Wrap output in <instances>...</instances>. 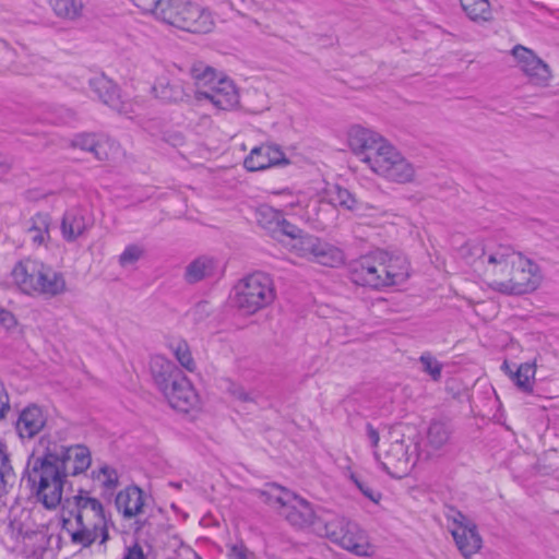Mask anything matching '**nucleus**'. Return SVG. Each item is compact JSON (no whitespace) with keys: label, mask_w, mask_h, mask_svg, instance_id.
Wrapping results in <instances>:
<instances>
[{"label":"nucleus","mask_w":559,"mask_h":559,"mask_svg":"<svg viewBox=\"0 0 559 559\" xmlns=\"http://www.w3.org/2000/svg\"><path fill=\"white\" fill-rule=\"evenodd\" d=\"M447 518L449 530L461 554L466 558L476 554L481 548L476 525L456 510H450Z\"/></svg>","instance_id":"nucleus-16"},{"label":"nucleus","mask_w":559,"mask_h":559,"mask_svg":"<svg viewBox=\"0 0 559 559\" xmlns=\"http://www.w3.org/2000/svg\"><path fill=\"white\" fill-rule=\"evenodd\" d=\"M10 528L13 537L16 539V547L23 549V551L31 556H37L41 554L48 544V539L46 533L44 531H35V532H22L19 530L16 534H14V526L11 523Z\"/></svg>","instance_id":"nucleus-26"},{"label":"nucleus","mask_w":559,"mask_h":559,"mask_svg":"<svg viewBox=\"0 0 559 559\" xmlns=\"http://www.w3.org/2000/svg\"><path fill=\"white\" fill-rule=\"evenodd\" d=\"M342 189L343 188L338 185L324 182L322 188L316 190V193L319 202H326L334 207H337Z\"/></svg>","instance_id":"nucleus-42"},{"label":"nucleus","mask_w":559,"mask_h":559,"mask_svg":"<svg viewBox=\"0 0 559 559\" xmlns=\"http://www.w3.org/2000/svg\"><path fill=\"white\" fill-rule=\"evenodd\" d=\"M385 287L400 285L409 277V264L405 257L383 251Z\"/></svg>","instance_id":"nucleus-23"},{"label":"nucleus","mask_w":559,"mask_h":559,"mask_svg":"<svg viewBox=\"0 0 559 559\" xmlns=\"http://www.w3.org/2000/svg\"><path fill=\"white\" fill-rule=\"evenodd\" d=\"M67 476L61 467L52 463L37 448L28 461L27 480L38 502L48 510H56L63 495Z\"/></svg>","instance_id":"nucleus-5"},{"label":"nucleus","mask_w":559,"mask_h":559,"mask_svg":"<svg viewBox=\"0 0 559 559\" xmlns=\"http://www.w3.org/2000/svg\"><path fill=\"white\" fill-rule=\"evenodd\" d=\"M46 415L38 406H28L22 411L16 423V429L22 438H32L46 425Z\"/></svg>","instance_id":"nucleus-24"},{"label":"nucleus","mask_w":559,"mask_h":559,"mask_svg":"<svg viewBox=\"0 0 559 559\" xmlns=\"http://www.w3.org/2000/svg\"><path fill=\"white\" fill-rule=\"evenodd\" d=\"M353 214L358 219L373 226L379 225L382 221L390 217V213L381 206L360 200L357 201Z\"/></svg>","instance_id":"nucleus-29"},{"label":"nucleus","mask_w":559,"mask_h":559,"mask_svg":"<svg viewBox=\"0 0 559 559\" xmlns=\"http://www.w3.org/2000/svg\"><path fill=\"white\" fill-rule=\"evenodd\" d=\"M76 513L73 520L63 519V530L72 543L87 547L97 539L102 544L108 539L107 519L100 501L86 491L73 497Z\"/></svg>","instance_id":"nucleus-4"},{"label":"nucleus","mask_w":559,"mask_h":559,"mask_svg":"<svg viewBox=\"0 0 559 559\" xmlns=\"http://www.w3.org/2000/svg\"><path fill=\"white\" fill-rule=\"evenodd\" d=\"M501 369H502V370L504 371V373H507L509 377H510V372H514V371L510 368V366H509L508 361H504V362L502 364Z\"/></svg>","instance_id":"nucleus-54"},{"label":"nucleus","mask_w":559,"mask_h":559,"mask_svg":"<svg viewBox=\"0 0 559 559\" xmlns=\"http://www.w3.org/2000/svg\"><path fill=\"white\" fill-rule=\"evenodd\" d=\"M226 390L233 397H235L238 401H241V402L252 401L251 394L249 392H247L246 389L238 383L230 382Z\"/></svg>","instance_id":"nucleus-47"},{"label":"nucleus","mask_w":559,"mask_h":559,"mask_svg":"<svg viewBox=\"0 0 559 559\" xmlns=\"http://www.w3.org/2000/svg\"><path fill=\"white\" fill-rule=\"evenodd\" d=\"M217 269V262L210 257H199L186 269V278L190 283H197L212 276Z\"/></svg>","instance_id":"nucleus-28"},{"label":"nucleus","mask_w":559,"mask_h":559,"mask_svg":"<svg viewBox=\"0 0 559 559\" xmlns=\"http://www.w3.org/2000/svg\"><path fill=\"white\" fill-rule=\"evenodd\" d=\"M49 4L58 17L68 21L80 19L85 7L83 0H49Z\"/></svg>","instance_id":"nucleus-32"},{"label":"nucleus","mask_w":559,"mask_h":559,"mask_svg":"<svg viewBox=\"0 0 559 559\" xmlns=\"http://www.w3.org/2000/svg\"><path fill=\"white\" fill-rule=\"evenodd\" d=\"M358 199L354 194H352L347 189L343 188L341 192L340 200L337 202V206L348 210L353 213Z\"/></svg>","instance_id":"nucleus-48"},{"label":"nucleus","mask_w":559,"mask_h":559,"mask_svg":"<svg viewBox=\"0 0 559 559\" xmlns=\"http://www.w3.org/2000/svg\"><path fill=\"white\" fill-rule=\"evenodd\" d=\"M41 261L25 258L14 264L11 270V284L22 294L35 297L36 277Z\"/></svg>","instance_id":"nucleus-19"},{"label":"nucleus","mask_w":559,"mask_h":559,"mask_svg":"<svg viewBox=\"0 0 559 559\" xmlns=\"http://www.w3.org/2000/svg\"><path fill=\"white\" fill-rule=\"evenodd\" d=\"M94 221L86 209L71 207L62 216L60 230L67 242H73L92 228Z\"/></svg>","instance_id":"nucleus-18"},{"label":"nucleus","mask_w":559,"mask_h":559,"mask_svg":"<svg viewBox=\"0 0 559 559\" xmlns=\"http://www.w3.org/2000/svg\"><path fill=\"white\" fill-rule=\"evenodd\" d=\"M155 385L168 404L182 413L197 412L201 408V400L190 380L162 355L153 356L150 362Z\"/></svg>","instance_id":"nucleus-3"},{"label":"nucleus","mask_w":559,"mask_h":559,"mask_svg":"<svg viewBox=\"0 0 559 559\" xmlns=\"http://www.w3.org/2000/svg\"><path fill=\"white\" fill-rule=\"evenodd\" d=\"M136 8L142 10L145 13H150L156 16L157 10L164 0H130Z\"/></svg>","instance_id":"nucleus-46"},{"label":"nucleus","mask_w":559,"mask_h":559,"mask_svg":"<svg viewBox=\"0 0 559 559\" xmlns=\"http://www.w3.org/2000/svg\"><path fill=\"white\" fill-rule=\"evenodd\" d=\"M304 231L297 226L290 224L283 217V223L280 224L277 234H281L285 237V239H281L280 241L286 248V243H292L295 238L299 237Z\"/></svg>","instance_id":"nucleus-44"},{"label":"nucleus","mask_w":559,"mask_h":559,"mask_svg":"<svg viewBox=\"0 0 559 559\" xmlns=\"http://www.w3.org/2000/svg\"><path fill=\"white\" fill-rule=\"evenodd\" d=\"M258 224L273 235H277L278 226L283 223V211L269 205H261L257 210Z\"/></svg>","instance_id":"nucleus-34"},{"label":"nucleus","mask_w":559,"mask_h":559,"mask_svg":"<svg viewBox=\"0 0 559 559\" xmlns=\"http://www.w3.org/2000/svg\"><path fill=\"white\" fill-rule=\"evenodd\" d=\"M67 292L64 275L41 261L36 277L35 297H56Z\"/></svg>","instance_id":"nucleus-20"},{"label":"nucleus","mask_w":559,"mask_h":559,"mask_svg":"<svg viewBox=\"0 0 559 559\" xmlns=\"http://www.w3.org/2000/svg\"><path fill=\"white\" fill-rule=\"evenodd\" d=\"M515 67L527 79L528 83L537 87H547L552 80L550 67L532 49L515 45L511 50Z\"/></svg>","instance_id":"nucleus-15"},{"label":"nucleus","mask_w":559,"mask_h":559,"mask_svg":"<svg viewBox=\"0 0 559 559\" xmlns=\"http://www.w3.org/2000/svg\"><path fill=\"white\" fill-rule=\"evenodd\" d=\"M460 255L490 289L503 295L531 294L543 281L535 261L492 239L469 240L460 248Z\"/></svg>","instance_id":"nucleus-1"},{"label":"nucleus","mask_w":559,"mask_h":559,"mask_svg":"<svg viewBox=\"0 0 559 559\" xmlns=\"http://www.w3.org/2000/svg\"><path fill=\"white\" fill-rule=\"evenodd\" d=\"M273 195L278 198L277 204L283 207L286 214L307 216L310 215L307 211L312 193L310 191L293 192L289 189L274 191Z\"/></svg>","instance_id":"nucleus-21"},{"label":"nucleus","mask_w":559,"mask_h":559,"mask_svg":"<svg viewBox=\"0 0 559 559\" xmlns=\"http://www.w3.org/2000/svg\"><path fill=\"white\" fill-rule=\"evenodd\" d=\"M463 8L474 21L487 20L490 14L488 0H464Z\"/></svg>","instance_id":"nucleus-41"},{"label":"nucleus","mask_w":559,"mask_h":559,"mask_svg":"<svg viewBox=\"0 0 559 559\" xmlns=\"http://www.w3.org/2000/svg\"><path fill=\"white\" fill-rule=\"evenodd\" d=\"M282 148L274 144L254 146L243 159V167L249 171H261L280 165H287Z\"/></svg>","instance_id":"nucleus-17"},{"label":"nucleus","mask_w":559,"mask_h":559,"mask_svg":"<svg viewBox=\"0 0 559 559\" xmlns=\"http://www.w3.org/2000/svg\"><path fill=\"white\" fill-rule=\"evenodd\" d=\"M228 559H255V557L242 545H233L228 550Z\"/></svg>","instance_id":"nucleus-50"},{"label":"nucleus","mask_w":559,"mask_h":559,"mask_svg":"<svg viewBox=\"0 0 559 559\" xmlns=\"http://www.w3.org/2000/svg\"><path fill=\"white\" fill-rule=\"evenodd\" d=\"M451 430L447 424L442 421H432L428 429L425 439L420 445V451L427 457L438 454L449 442Z\"/></svg>","instance_id":"nucleus-22"},{"label":"nucleus","mask_w":559,"mask_h":559,"mask_svg":"<svg viewBox=\"0 0 559 559\" xmlns=\"http://www.w3.org/2000/svg\"><path fill=\"white\" fill-rule=\"evenodd\" d=\"M9 397L4 390L3 384L0 382V420L5 416L7 411H9Z\"/></svg>","instance_id":"nucleus-52"},{"label":"nucleus","mask_w":559,"mask_h":559,"mask_svg":"<svg viewBox=\"0 0 559 559\" xmlns=\"http://www.w3.org/2000/svg\"><path fill=\"white\" fill-rule=\"evenodd\" d=\"M152 91L155 97L163 102H176L182 95L180 87L170 84L167 79L157 80Z\"/></svg>","instance_id":"nucleus-37"},{"label":"nucleus","mask_w":559,"mask_h":559,"mask_svg":"<svg viewBox=\"0 0 559 559\" xmlns=\"http://www.w3.org/2000/svg\"><path fill=\"white\" fill-rule=\"evenodd\" d=\"M345 477L353 483V485L361 492V495L372 501L379 503L382 498L380 491L374 490L367 483H365L352 468H347Z\"/></svg>","instance_id":"nucleus-39"},{"label":"nucleus","mask_w":559,"mask_h":559,"mask_svg":"<svg viewBox=\"0 0 559 559\" xmlns=\"http://www.w3.org/2000/svg\"><path fill=\"white\" fill-rule=\"evenodd\" d=\"M316 533L357 556H370L373 552L365 532L343 516L325 514L324 522L317 523Z\"/></svg>","instance_id":"nucleus-8"},{"label":"nucleus","mask_w":559,"mask_h":559,"mask_svg":"<svg viewBox=\"0 0 559 559\" xmlns=\"http://www.w3.org/2000/svg\"><path fill=\"white\" fill-rule=\"evenodd\" d=\"M367 437L371 443V447L376 451L380 441V437L379 432L371 425H367Z\"/></svg>","instance_id":"nucleus-53"},{"label":"nucleus","mask_w":559,"mask_h":559,"mask_svg":"<svg viewBox=\"0 0 559 559\" xmlns=\"http://www.w3.org/2000/svg\"><path fill=\"white\" fill-rule=\"evenodd\" d=\"M143 504V492L135 486L127 487L116 497V507L124 518L131 519L140 514L142 512Z\"/></svg>","instance_id":"nucleus-25"},{"label":"nucleus","mask_w":559,"mask_h":559,"mask_svg":"<svg viewBox=\"0 0 559 559\" xmlns=\"http://www.w3.org/2000/svg\"><path fill=\"white\" fill-rule=\"evenodd\" d=\"M286 249L299 258L324 266L337 267L345 262L343 251L317 236L302 233Z\"/></svg>","instance_id":"nucleus-12"},{"label":"nucleus","mask_w":559,"mask_h":559,"mask_svg":"<svg viewBox=\"0 0 559 559\" xmlns=\"http://www.w3.org/2000/svg\"><path fill=\"white\" fill-rule=\"evenodd\" d=\"M194 70L198 81L195 99L202 104H210L217 110H230L237 106L239 95L234 82L225 76L217 75L215 71L206 67L202 74Z\"/></svg>","instance_id":"nucleus-10"},{"label":"nucleus","mask_w":559,"mask_h":559,"mask_svg":"<svg viewBox=\"0 0 559 559\" xmlns=\"http://www.w3.org/2000/svg\"><path fill=\"white\" fill-rule=\"evenodd\" d=\"M346 141L352 153L374 175L395 183L415 179V166L376 130L354 124L346 132Z\"/></svg>","instance_id":"nucleus-2"},{"label":"nucleus","mask_w":559,"mask_h":559,"mask_svg":"<svg viewBox=\"0 0 559 559\" xmlns=\"http://www.w3.org/2000/svg\"><path fill=\"white\" fill-rule=\"evenodd\" d=\"M16 474L8 454L0 450V497L5 496L16 483Z\"/></svg>","instance_id":"nucleus-35"},{"label":"nucleus","mask_w":559,"mask_h":559,"mask_svg":"<svg viewBox=\"0 0 559 559\" xmlns=\"http://www.w3.org/2000/svg\"><path fill=\"white\" fill-rule=\"evenodd\" d=\"M93 155L99 160H112L120 155V146L116 141L100 136Z\"/></svg>","instance_id":"nucleus-38"},{"label":"nucleus","mask_w":559,"mask_h":559,"mask_svg":"<svg viewBox=\"0 0 559 559\" xmlns=\"http://www.w3.org/2000/svg\"><path fill=\"white\" fill-rule=\"evenodd\" d=\"M98 138L91 134H80L73 140V145L80 147L83 151L94 154L97 145Z\"/></svg>","instance_id":"nucleus-45"},{"label":"nucleus","mask_w":559,"mask_h":559,"mask_svg":"<svg viewBox=\"0 0 559 559\" xmlns=\"http://www.w3.org/2000/svg\"><path fill=\"white\" fill-rule=\"evenodd\" d=\"M43 453L67 476L68 474L78 475L85 472L92 463L90 450L82 445L75 444L64 447L57 442H51L49 439L41 438L37 445V453Z\"/></svg>","instance_id":"nucleus-11"},{"label":"nucleus","mask_w":559,"mask_h":559,"mask_svg":"<svg viewBox=\"0 0 559 559\" xmlns=\"http://www.w3.org/2000/svg\"><path fill=\"white\" fill-rule=\"evenodd\" d=\"M155 19L191 33H209L214 27L212 13L194 0H164Z\"/></svg>","instance_id":"nucleus-6"},{"label":"nucleus","mask_w":559,"mask_h":559,"mask_svg":"<svg viewBox=\"0 0 559 559\" xmlns=\"http://www.w3.org/2000/svg\"><path fill=\"white\" fill-rule=\"evenodd\" d=\"M261 496L266 503L278 509L280 514L293 526L299 528L312 526L316 532L317 523L324 522V516L318 518L310 502L287 488L274 484L269 485Z\"/></svg>","instance_id":"nucleus-7"},{"label":"nucleus","mask_w":559,"mask_h":559,"mask_svg":"<svg viewBox=\"0 0 559 559\" xmlns=\"http://www.w3.org/2000/svg\"><path fill=\"white\" fill-rule=\"evenodd\" d=\"M274 299L273 281L262 272L246 276L234 288V305L245 314H254L271 305Z\"/></svg>","instance_id":"nucleus-9"},{"label":"nucleus","mask_w":559,"mask_h":559,"mask_svg":"<svg viewBox=\"0 0 559 559\" xmlns=\"http://www.w3.org/2000/svg\"><path fill=\"white\" fill-rule=\"evenodd\" d=\"M91 86L98 97L109 107L120 112H127L120 102L118 88L110 80L105 76H97L91 80Z\"/></svg>","instance_id":"nucleus-27"},{"label":"nucleus","mask_w":559,"mask_h":559,"mask_svg":"<svg viewBox=\"0 0 559 559\" xmlns=\"http://www.w3.org/2000/svg\"><path fill=\"white\" fill-rule=\"evenodd\" d=\"M383 250H377L353 261L349 267L352 281L360 286L381 289L385 287Z\"/></svg>","instance_id":"nucleus-14"},{"label":"nucleus","mask_w":559,"mask_h":559,"mask_svg":"<svg viewBox=\"0 0 559 559\" xmlns=\"http://www.w3.org/2000/svg\"><path fill=\"white\" fill-rule=\"evenodd\" d=\"M424 371L427 372L433 380L441 377L442 365L430 354H423L419 358Z\"/></svg>","instance_id":"nucleus-43"},{"label":"nucleus","mask_w":559,"mask_h":559,"mask_svg":"<svg viewBox=\"0 0 559 559\" xmlns=\"http://www.w3.org/2000/svg\"><path fill=\"white\" fill-rule=\"evenodd\" d=\"M92 479L94 485L105 492L114 491L119 485L118 472L107 464H102L93 469Z\"/></svg>","instance_id":"nucleus-33"},{"label":"nucleus","mask_w":559,"mask_h":559,"mask_svg":"<svg viewBox=\"0 0 559 559\" xmlns=\"http://www.w3.org/2000/svg\"><path fill=\"white\" fill-rule=\"evenodd\" d=\"M168 348L185 369L188 371L195 369L194 359L186 341L181 338L173 340L169 342Z\"/></svg>","instance_id":"nucleus-36"},{"label":"nucleus","mask_w":559,"mask_h":559,"mask_svg":"<svg viewBox=\"0 0 559 559\" xmlns=\"http://www.w3.org/2000/svg\"><path fill=\"white\" fill-rule=\"evenodd\" d=\"M121 559H146L143 548L135 544L133 546L127 547Z\"/></svg>","instance_id":"nucleus-51"},{"label":"nucleus","mask_w":559,"mask_h":559,"mask_svg":"<svg viewBox=\"0 0 559 559\" xmlns=\"http://www.w3.org/2000/svg\"><path fill=\"white\" fill-rule=\"evenodd\" d=\"M536 374L535 362H523L521 364L515 372H510V379L516 385V388L524 393H533Z\"/></svg>","instance_id":"nucleus-31"},{"label":"nucleus","mask_w":559,"mask_h":559,"mask_svg":"<svg viewBox=\"0 0 559 559\" xmlns=\"http://www.w3.org/2000/svg\"><path fill=\"white\" fill-rule=\"evenodd\" d=\"M50 216L46 213H37L32 217V225L28 229V236L34 246H46L50 239Z\"/></svg>","instance_id":"nucleus-30"},{"label":"nucleus","mask_w":559,"mask_h":559,"mask_svg":"<svg viewBox=\"0 0 559 559\" xmlns=\"http://www.w3.org/2000/svg\"><path fill=\"white\" fill-rule=\"evenodd\" d=\"M17 324L15 316L8 309L0 306V326L11 330Z\"/></svg>","instance_id":"nucleus-49"},{"label":"nucleus","mask_w":559,"mask_h":559,"mask_svg":"<svg viewBox=\"0 0 559 559\" xmlns=\"http://www.w3.org/2000/svg\"><path fill=\"white\" fill-rule=\"evenodd\" d=\"M144 252L145 249L143 245L130 243L126 246V248L118 258L119 265L121 267H129L134 265L138 261H140L143 258Z\"/></svg>","instance_id":"nucleus-40"},{"label":"nucleus","mask_w":559,"mask_h":559,"mask_svg":"<svg viewBox=\"0 0 559 559\" xmlns=\"http://www.w3.org/2000/svg\"><path fill=\"white\" fill-rule=\"evenodd\" d=\"M393 433H391V440L386 449L383 452L373 451V456L390 476L402 478L412 471L415 465V457L409 453L408 445L405 444L404 440L393 439Z\"/></svg>","instance_id":"nucleus-13"}]
</instances>
